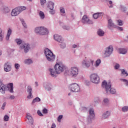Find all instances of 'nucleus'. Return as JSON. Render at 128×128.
<instances>
[{"instance_id": "nucleus-1", "label": "nucleus", "mask_w": 128, "mask_h": 128, "mask_svg": "<svg viewBox=\"0 0 128 128\" xmlns=\"http://www.w3.org/2000/svg\"><path fill=\"white\" fill-rule=\"evenodd\" d=\"M66 70V66L62 63L56 64L54 66V69H50V72L52 76H56V74H60Z\"/></svg>"}, {"instance_id": "nucleus-58", "label": "nucleus", "mask_w": 128, "mask_h": 128, "mask_svg": "<svg viewBox=\"0 0 128 128\" xmlns=\"http://www.w3.org/2000/svg\"><path fill=\"white\" fill-rule=\"evenodd\" d=\"M112 4V1H109V4Z\"/></svg>"}, {"instance_id": "nucleus-54", "label": "nucleus", "mask_w": 128, "mask_h": 128, "mask_svg": "<svg viewBox=\"0 0 128 128\" xmlns=\"http://www.w3.org/2000/svg\"><path fill=\"white\" fill-rule=\"evenodd\" d=\"M118 28L119 30H124V28H122V27H118Z\"/></svg>"}, {"instance_id": "nucleus-23", "label": "nucleus", "mask_w": 128, "mask_h": 128, "mask_svg": "<svg viewBox=\"0 0 128 128\" xmlns=\"http://www.w3.org/2000/svg\"><path fill=\"white\" fill-rule=\"evenodd\" d=\"M100 14H102V13H96L93 14V18L94 20H97V18H98L100 16Z\"/></svg>"}, {"instance_id": "nucleus-6", "label": "nucleus", "mask_w": 128, "mask_h": 128, "mask_svg": "<svg viewBox=\"0 0 128 128\" xmlns=\"http://www.w3.org/2000/svg\"><path fill=\"white\" fill-rule=\"evenodd\" d=\"M90 80L93 84H100V78L98 74L94 73L90 75Z\"/></svg>"}, {"instance_id": "nucleus-17", "label": "nucleus", "mask_w": 128, "mask_h": 128, "mask_svg": "<svg viewBox=\"0 0 128 128\" xmlns=\"http://www.w3.org/2000/svg\"><path fill=\"white\" fill-rule=\"evenodd\" d=\"M26 118H28L29 122L31 124H32L34 123V120H32V117L30 116V114L29 113H28L26 116Z\"/></svg>"}, {"instance_id": "nucleus-28", "label": "nucleus", "mask_w": 128, "mask_h": 128, "mask_svg": "<svg viewBox=\"0 0 128 128\" xmlns=\"http://www.w3.org/2000/svg\"><path fill=\"white\" fill-rule=\"evenodd\" d=\"M39 16L41 20H44V12L40 11Z\"/></svg>"}, {"instance_id": "nucleus-26", "label": "nucleus", "mask_w": 128, "mask_h": 128, "mask_svg": "<svg viewBox=\"0 0 128 128\" xmlns=\"http://www.w3.org/2000/svg\"><path fill=\"white\" fill-rule=\"evenodd\" d=\"M101 62L102 61L100 59L97 60L94 66H96V68H98V66H100V64Z\"/></svg>"}, {"instance_id": "nucleus-10", "label": "nucleus", "mask_w": 128, "mask_h": 128, "mask_svg": "<svg viewBox=\"0 0 128 128\" xmlns=\"http://www.w3.org/2000/svg\"><path fill=\"white\" fill-rule=\"evenodd\" d=\"M94 116H96V115L94 114V110L93 108H90L89 110V117L88 118V124H90V122H92V120H94Z\"/></svg>"}, {"instance_id": "nucleus-27", "label": "nucleus", "mask_w": 128, "mask_h": 128, "mask_svg": "<svg viewBox=\"0 0 128 128\" xmlns=\"http://www.w3.org/2000/svg\"><path fill=\"white\" fill-rule=\"evenodd\" d=\"M41 27H37L35 28V32L40 34Z\"/></svg>"}, {"instance_id": "nucleus-63", "label": "nucleus", "mask_w": 128, "mask_h": 128, "mask_svg": "<svg viewBox=\"0 0 128 128\" xmlns=\"http://www.w3.org/2000/svg\"><path fill=\"white\" fill-rule=\"evenodd\" d=\"M68 96H70V93H69V94H68Z\"/></svg>"}, {"instance_id": "nucleus-46", "label": "nucleus", "mask_w": 128, "mask_h": 128, "mask_svg": "<svg viewBox=\"0 0 128 128\" xmlns=\"http://www.w3.org/2000/svg\"><path fill=\"white\" fill-rule=\"evenodd\" d=\"M50 10V14H54L55 12H54V9Z\"/></svg>"}, {"instance_id": "nucleus-40", "label": "nucleus", "mask_w": 128, "mask_h": 128, "mask_svg": "<svg viewBox=\"0 0 128 128\" xmlns=\"http://www.w3.org/2000/svg\"><path fill=\"white\" fill-rule=\"evenodd\" d=\"M40 2L42 6H44L46 2V0H40Z\"/></svg>"}, {"instance_id": "nucleus-55", "label": "nucleus", "mask_w": 128, "mask_h": 128, "mask_svg": "<svg viewBox=\"0 0 128 128\" xmlns=\"http://www.w3.org/2000/svg\"><path fill=\"white\" fill-rule=\"evenodd\" d=\"M51 128H56V124H52Z\"/></svg>"}, {"instance_id": "nucleus-62", "label": "nucleus", "mask_w": 128, "mask_h": 128, "mask_svg": "<svg viewBox=\"0 0 128 128\" xmlns=\"http://www.w3.org/2000/svg\"><path fill=\"white\" fill-rule=\"evenodd\" d=\"M0 56H2V52H0Z\"/></svg>"}, {"instance_id": "nucleus-11", "label": "nucleus", "mask_w": 128, "mask_h": 128, "mask_svg": "<svg viewBox=\"0 0 128 128\" xmlns=\"http://www.w3.org/2000/svg\"><path fill=\"white\" fill-rule=\"evenodd\" d=\"M90 63L92 64H94V60L89 58L88 60H84L82 63V66L84 68H88L90 66Z\"/></svg>"}, {"instance_id": "nucleus-61", "label": "nucleus", "mask_w": 128, "mask_h": 128, "mask_svg": "<svg viewBox=\"0 0 128 128\" xmlns=\"http://www.w3.org/2000/svg\"><path fill=\"white\" fill-rule=\"evenodd\" d=\"M28 0V2H32V0Z\"/></svg>"}, {"instance_id": "nucleus-4", "label": "nucleus", "mask_w": 128, "mask_h": 128, "mask_svg": "<svg viewBox=\"0 0 128 128\" xmlns=\"http://www.w3.org/2000/svg\"><path fill=\"white\" fill-rule=\"evenodd\" d=\"M44 54L46 58V60L48 62H54L56 58V55L54 54V53L52 52L48 48H46L44 50Z\"/></svg>"}, {"instance_id": "nucleus-57", "label": "nucleus", "mask_w": 128, "mask_h": 128, "mask_svg": "<svg viewBox=\"0 0 128 128\" xmlns=\"http://www.w3.org/2000/svg\"><path fill=\"white\" fill-rule=\"evenodd\" d=\"M6 106V103L4 102V103L3 104H2V106H3L5 107V106Z\"/></svg>"}, {"instance_id": "nucleus-22", "label": "nucleus", "mask_w": 128, "mask_h": 128, "mask_svg": "<svg viewBox=\"0 0 128 128\" xmlns=\"http://www.w3.org/2000/svg\"><path fill=\"white\" fill-rule=\"evenodd\" d=\"M110 26L114 27V24L112 23V20L111 19H110L108 20V27L110 28Z\"/></svg>"}, {"instance_id": "nucleus-21", "label": "nucleus", "mask_w": 128, "mask_h": 128, "mask_svg": "<svg viewBox=\"0 0 128 128\" xmlns=\"http://www.w3.org/2000/svg\"><path fill=\"white\" fill-rule=\"evenodd\" d=\"M54 2H48V8H50V10H54Z\"/></svg>"}, {"instance_id": "nucleus-33", "label": "nucleus", "mask_w": 128, "mask_h": 128, "mask_svg": "<svg viewBox=\"0 0 128 128\" xmlns=\"http://www.w3.org/2000/svg\"><path fill=\"white\" fill-rule=\"evenodd\" d=\"M40 102V98L38 97H36L33 100L32 104H34V102Z\"/></svg>"}, {"instance_id": "nucleus-25", "label": "nucleus", "mask_w": 128, "mask_h": 128, "mask_svg": "<svg viewBox=\"0 0 128 128\" xmlns=\"http://www.w3.org/2000/svg\"><path fill=\"white\" fill-rule=\"evenodd\" d=\"M24 63L26 64H32V61L30 59H27L24 60Z\"/></svg>"}, {"instance_id": "nucleus-51", "label": "nucleus", "mask_w": 128, "mask_h": 128, "mask_svg": "<svg viewBox=\"0 0 128 128\" xmlns=\"http://www.w3.org/2000/svg\"><path fill=\"white\" fill-rule=\"evenodd\" d=\"M4 11L6 13L8 12H10V10L8 9V8H6V9L4 10Z\"/></svg>"}, {"instance_id": "nucleus-34", "label": "nucleus", "mask_w": 128, "mask_h": 128, "mask_svg": "<svg viewBox=\"0 0 128 128\" xmlns=\"http://www.w3.org/2000/svg\"><path fill=\"white\" fill-rule=\"evenodd\" d=\"M15 41L18 44H20L22 42V40L20 39H16Z\"/></svg>"}, {"instance_id": "nucleus-31", "label": "nucleus", "mask_w": 128, "mask_h": 128, "mask_svg": "<svg viewBox=\"0 0 128 128\" xmlns=\"http://www.w3.org/2000/svg\"><path fill=\"white\" fill-rule=\"evenodd\" d=\"M4 38V34H2V28H0V41L2 40Z\"/></svg>"}, {"instance_id": "nucleus-47", "label": "nucleus", "mask_w": 128, "mask_h": 128, "mask_svg": "<svg viewBox=\"0 0 128 128\" xmlns=\"http://www.w3.org/2000/svg\"><path fill=\"white\" fill-rule=\"evenodd\" d=\"M22 24L24 26L25 28H27L26 24L24 22V21H22Z\"/></svg>"}, {"instance_id": "nucleus-59", "label": "nucleus", "mask_w": 128, "mask_h": 128, "mask_svg": "<svg viewBox=\"0 0 128 128\" xmlns=\"http://www.w3.org/2000/svg\"><path fill=\"white\" fill-rule=\"evenodd\" d=\"M36 86H38V82H35Z\"/></svg>"}, {"instance_id": "nucleus-3", "label": "nucleus", "mask_w": 128, "mask_h": 128, "mask_svg": "<svg viewBox=\"0 0 128 128\" xmlns=\"http://www.w3.org/2000/svg\"><path fill=\"white\" fill-rule=\"evenodd\" d=\"M102 87L105 88L106 92H110V94H114L116 92V89L114 88H111L112 84H110V82H108V83L106 82V80H104L102 82Z\"/></svg>"}, {"instance_id": "nucleus-12", "label": "nucleus", "mask_w": 128, "mask_h": 128, "mask_svg": "<svg viewBox=\"0 0 128 128\" xmlns=\"http://www.w3.org/2000/svg\"><path fill=\"white\" fill-rule=\"evenodd\" d=\"M70 74L74 78H76L78 74V68L76 67H72L71 68Z\"/></svg>"}, {"instance_id": "nucleus-2", "label": "nucleus", "mask_w": 128, "mask_h": 128, "mask_svg": "<svg viewBox=\"0 0 128 128\" xmlns=\"http://www.w3.org/2000/svg\"><path fill=\"white\" fill-rule=\"evenodd\" d=\"M14 92V84L10 83L7 86L4 85L2 82H0V92L3 94L6 92Z\"/></svg>"}, {"instance_id": "nucleus-41", "label": "nucleus", "mask_w": 128, "mask_h": 128, "mask_svg": "<svg viewBox=\"0 0 128 128\" xmlns=\"http://www.w3.org/2000/svg\"><path fill=\"white\" fill-rule=\"evenodd\" d=\"M28 98H32V92H30L28 95L27 96Z\"/></svg>"}, {"instance_id": "nucleus-52", "label": "nucleus", "mask_w": 128, "mask_h": 128, "mask_svg": "<svg viewBox=\"0 0 128 128\" xmlns=\"http://www.w3.org/2000/svg\"><path fill=\"white\" fill-rule=\"evenodd\" d=\"M62 118V115H60L58 117V120H60Z\"/></svg>"}, {"instance_id": "nucleus-20", "label": "nucleus", "mask_w": 128, "mask_h": 128, "mask_svg": "<svg viewBox=\"0 0 128 128\" xmlns=\"http://www.w3.org/2000/svg\"><path fill=\"white\" fill-rule=\"evenodd\" d=\"M10 34H12V29L9 28V30L8 31L7 35L6 36V40H8L10 39Z\"/></svg>"}, {"instance_id": "nucleus-48", "label": "nucleus", "mask_w": 128, "mask_h": 128, "mask_svg": "<svg viewBox=\"0 0 128 128\" xmlns=\"http://www.w3.org/2000/svg\"><path fill=\"white\" fill-rule=\"evenodd\" d=\"M15 68L16 70H18L20 68V64H15Z\"/></svg>"}, {"instance_id": "nucleus-13", "label": "nucleus", "mask_w": 128, "mask_h": 128, "mask_svg": "<svg viewBox=\"0 0 128 128\" xmlns=\"http://www.w3.org/2000/svg\"><path fill=\"white\" fill-rule=\"evenodd\" d=\"M21 48L24 49V52H28L30 50V44H28L22 43L20 46Z\"/></svg>"}, {"instance_id": "nucleus-8", "label": "nucleus", "mask_w": 128, "mask_h": 128, "mask_svg": "<svg viewBox=\"0 0 128 128\" xmlns=\"http://www.w3.org/2000/svg\"><path fill=\"white\" fill-rule=\"evenodd\" d=\"M113 50L114 48L112 46H110L106 48L105 52L104 53V57L108 58V56H110V54H112V53Z\"/></svg>"}, {"instance_id": "nucleus-43", "label": "nucleus", "mask_w": 128, "mask_h": 128, "mask_svg": "<svg viewBox=\"0 0 128 128\" xmlns=\"http://www.w3.org/2000/svg\"><path fill=\"white\" fill-rule=\"evenodd\" d=\"M37 112L38 116H44V114H42V112L40 110H38Z\"/></svg>"}, {"instance_id": "nucleus-30", "label": "nucleus", "mask_w": 128, "mask_h": 128, "mask_svg": "<svg viewBox=\"0 0 128 128\" xmlns=\"http://www.w3.org/2000/svg\"><path fill=\"white\" fill-rule=\"evenodd\" d=\"M120 80L121 82H124L126 86H128V80H126V79H124V78H120Z\"/></svg>"}, {"instance_id": "nucleus-64", "label": "nucleus", "mask_w": 128, "mask_h": 128, "mask_svg": "<svg viewBox=\"0 0 128 128\" xmlns=\"http://www.w3.org/2000/svg\"><path fill=\"white\" fill-rule=\"evenodd\" d=\"M72 104V103H71V104Z\"/></svg>"}, {"instance_id": "nucleus-44", "label": "nucleus", "mask_w": 128, "mask_h": 128, "mask_svg": "<svg viewBox=\"0 0 128 128\" xmlns=\"http://www.w3.org/2000/svg\"><path fill=\"white\" fill-rule=\"evenodd\" d=\"M118 26H122L124 24H122V22L121 20H118Z\"/></svg>"}, {"instance_id": "nucleus-49", "label": "nucleus", "mask_w": 128, "mask_h": 128, "mask_svg": "<svg viewBox=\"0 0 128 128\" xmlns=\"http://www.w3.org/2000/svg\"><path fill=\"white\" fill-rule=\"evenodd\" d=\"M120 68V64H116V65L114 66L115 70H118V68Z\"/></svg>"}, {"instance_id": "nucleus-38", "label": "nucleus", "mask_w": 128, "mask_h": 128, "mask_svg": "<svg viewBox=\"0 0 128 128\" xmlns=\"http://www.w3.org/2000/svg\"><path fill=\"white\" fill-rule=\"evenodd\" d=\"M8 120H10V117L8 116V115H6L4 116V120L5 122H8Z\"/></svg>"}, {"instance_id": "nucleus-60", "label": "nucleus", "mask_w": 128, "mask_h": 128, "mask_svg": "<svg viewBox=\"0 0 128 128\" xmlns=\"http://www.w3.org/2000/svg\"><path fill=\"white\" fill-rule=\"evenodd\" d=\"M2 110H4V106H2Z\"/></svg>"}, {"instance_id": "nucleus-37", "label": "nucleus", "mask_w": 128, "mask_h": 128, "mask_svg": "<svg viewBox=\"0 0 128 128\" xmlns=\"http://www.w3.org/2000/svg\"><path fill=\"white\" fill-rule=\"evenodd\" d=\"M42 112L44 114H48V109L44 108L42 110Z\"/></svg>"}, {"instance_id": "nucleus-50", "label": "nucleus", "mask_w": 128, "mask_h": 128, "mask_svg": "<svg viewBox=\"0 0 128 128\" xmlns=\"http://www.w3.org/2000/svg\"><path fill=\"white\" fill-rule=\"evenodd\" d=\"M46 90H52V88H50V87H49L48 86H46Z\"/></svg>"}, {"instance_id": "nucleus-18", "label": "nucleus", "mask_w": 128, "mask_h": 128, "mask_svg": "<svg viewBox=\"0 0 128 128\" xmlns=\"http://www.w3.org/2000/svg\"><path fill=\"white\" fill-rule=\"evenodd\" d=\"M54 40H56V42H62V36H58L57 34H55L54 35Z\"/></svg>"}, {"instance_id": "nucleus-14", "label": "nucleus", "mask_w": 128, "mask_h": 128, "mask_svg": "<svg viewBox=\"0 0 128 128\" xmlns=\"http://www.w3.org/2000/svg\"><path fill=\"white\" fill-rule=\"evenodd\" d=\"M4 70L8 72H10L12 70V66L8 64V62L5 63L4 64Z\"/></svg>"}, {"instance_id": "nucleus-7", "label": "nucleus", "mask_w": 128, "mask_h": 128, "mask_svg": "<svg viewBox=\"0 0 128 128\" xmlns=\"http://www.w3.org/2000/svg\"><path fill=\"white\" fill-rule=\"evenodd\" d=\"M69 88L70 90H71V92H78L80 90V86H78V84H70Z\"/></svg>"}, {"instance_id": "nucleus-42", "label": "nucleus", "mask_w": 128, "mask_h": 128, "mask_svg": "<svg viewBox=\"0 0 128 128\" xmlns=\"http://www.w3.org/2000/svg\"><path fill=\"white\" fill-rule=\"evenodd\" d=\"M60 12L62 14H64L66 12V11L64 10V8H60Z\"/></svg>"}, {"instance_id": "nucleus-35", "label": "nucleus", "mask_w": 128, "mask_h": 128, "mask_svg": "<svg viewBox=\"0 0 128 128\" xmlns=\"http://www.w3.org/2000/svg\"><path fill=\"white\" fill-rule=\"evenodd\" d=\"M103 102L104 104H108V99L106 98L104 100Z\"/></svg>"}, {"instance_id": "nucleus-24", "label": "nucleus", "mask_w": 128, "mask_h": 128, "mask_svg": "<svg viewBox=\"0 0 128 128\" xmlns=\"http://www.w3.org/2000/svg\"><path fill=\"white\" fill-rule=\"evenodd\" d=\"M98 34L100 36H103L104 34V32L102 31V30L100 29L98 31Z\"/></svg>"}, {"instance_id": "nucleus-29", "label": "nucleus", "mask_w": 128, "mask_h": 128, "mask_svg": "<svg viewBox=\"0 0 128 128\" xmlns=\"http://www.w3.org/2000/svg\"><path fill=\"white\" fill-rule=\"evenodd\" d=\"M122 72V74L123 76H128V72H126L124 70L122 69L121 70Z\"/></svg>"}, {"instance_id": "nucleus-53", "label": "nucleus", "mask_w": 128, "mask_h": 128, "mask_svg": "<svg viewBox=\"0 0 128 128\" xmlns=\"http://www.w3.org/2000/svg\"><path fill=\"white\" fill-rule=\"evenodd\" d=\"M14 98H15V97L14 96H11L10 97V100H14Z\"/></svg>"}, {"instance_id": "nucleus-16", "label": "nucleus", "mask_w": 128, "mask_h": 128, "mask_svg": "<svg viewBox=\"0 0 128 128\" xmlns=\"http://www.w3.org/2000/svg\"><path fill=\"white\" fill-rule=\"evenodd\" d=\"M118 52L122 54H128V50H126V48H120L118 49Z\"/></svg>"}, {"instance_id": "nucleus-45", "label": "nucleus", "mask_w": 128, "mask_h": 128, "mask_svg": "<svg viewBox=\"0 0 128 128\" xmlns=\"http://www.w3.org/2000/svg\"><path fill=\"white\" fill-rule=\"evenodd\" d=\"M63 28L64 30H70V27L68 26H63Z\"/></svg>"}, {"instance_id": "nucleus-36", "label": "nucleus", "mask_w": 128, "mask_h": 128, "mask_svg": "<svg viewBox=\"0 0 128 128\" xmlns=\"http://www.w3.org/2000/svg\"><path fill=\"white\" fill-rule=\"evenodd\" d=\"M128 106H125L122 108V111H123L124 112H128Z\"/></svg>"}, {"instance_id": "nucleus-56", "label": "nucleus", "mask_w": 128, "mask_h": 128, "mask_svg": "<svg viewBox=\"0 0 128 128\" xmlns=\"http://www.w3.org/2000/svg\"><path fill=\"white\" fill-rule=\"evenodd\" d=\"M76 46H77L76 45L74 44V45L72 46V48H76Z\"/></svg>"}, {"instance_id": "nucleus-19", "label": "nucleus", "mask_w": 128, "mask_h": 128, "mask_svg": "<svg viewBox=\"0 0 128 128\" xmlns=\"http://www.w3.org/2000/svg\"><path fill=\"white\" fill-rule=\"evenodd\" d=\"M110 116V111H106L103 114L102 117L103 118H108Z\"/></svg>"}, {"instance_id": "nucleus-5", "label": "nucleus", "mask_w": 128, "mask_h": 128, "mask_svg": "<svg viewBox=\"0 0 128 128\" xmlns=\"http://www.w3.org/2000/svg\"><path fill=\"white\" fill-rule=\"evenodd\" d=\"M26 10V7L22 6L17 7L14 9H13L11 12V16H18L22 12H24V10Z\"/></svg>"}, {"instance_id": "nucleus-32", "label": "nucleus", "mask_w": 128, "mask_h": 128, "mask_svg": "<svg viewBox=\"0 0 128 128\" xmlns=\"http://www.w3.org/2000/svg\"><path fill=\"white\" fill-rule=\"evenodd\" d=\"M61 42H60V48H66V44H64V42L62 40L60 41Z\"/></svg>"}, {"instance_id": "nucleus-15", "label": "nucleus", "mask_w": 128, "mask_h": 128, "mask_svg": "<svg viewBox=\"0 0 128 128\" xmlns=\"http://www.w3.org/2000/svg\"><path fill=\"white\" fill-rule=\"evenodd\" d=\"M48 34V30L46 28H44V27H41L40 34L44 36V34Z\"/></svg>"}, {"instance_id": "nucleus-9", "label": "nucleus", "mask_w": 128, "mask_h": 128, "mask_svg": "<svg viewBox=\"0 0 128 128\" xmlns=\"http://www.w3.org/2000/svg\"><path fill=\"white\" fill-rule=\"evenodd\" d=\"M81 22L82 24H94L92 20H90V18L86 15H84L82 16Z\"/></svg>"}, {"instance_id": "nucleus-39", "label": "nucleus", "mask_w": 128, "mask_h": 128, "mask_svg": "<svg viewBox=\"0 0 128 128\" xmlns=\"http://www.w3.org/2000/svg\"><path fill=\"white\" fill-rule=\"evenodd\" d=\"M32 87L30 86H28L27 88V92H32Z\"/></svg>"}]
</instances>
